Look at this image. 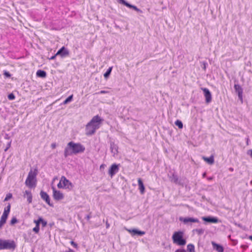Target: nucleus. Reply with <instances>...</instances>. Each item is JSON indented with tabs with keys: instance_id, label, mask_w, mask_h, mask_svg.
<instances>
[{
	"instance_id": "1",
	"label": "nucleus",
	"mask_w": 252,
	"mask_h": 252,
	"mask_svg": "<svg viewBox=\"0 0 252 252\" xmlns=\"http://www.w3.org/2000/svg\"><path fill=\"white\" fill-rule=\"evenodd\" d=\"M85 150V147L80 143H75L70 141L67 143L64 151V157L67 158L69 156L82 153Z\"/></svg>"
},
{
	"instance_id": "2",
	"label": "nucleus",
	"mask_w": 252,
	"mask_h": 252,
	"mask_svg": "<svg viewBox=\"0 0 252 252\" xmlns=\"http://www.w3.org/2000/svg\"><path fill=\"white\" fill-rule=\"evenodd\" d=\"M103 120L98 116H94L86 126V134L88 136L94 134L99 128Z\"/></svg>"
},
{
	"instance_id": "3",
	"label": "nucleus",
	"mask_w": 252,
	"mask_h": 252,
	"mask_svg": "<svg viewBox=\"0 0 252 252\" xmlns=\"http://www.w3.org/2000/svg\"><path fill=\"white\" fill-rule=\"evenodd\" d=\"M37 174L36 169L34 171L32 170L29 172L28 177L25 181V184L30 188H34L36 186V176Z\"/></svg>"
},
{
	"instance_id": "4",
	"label": "nucleus",
	"mask_w": 252,
	"mask_h": 252,
	"mask_svg": "<svg viewBox=\"0 0 252 252\" xmlns=\"http://www.w3.org/2000/svg\"><path fill=\"white\" fill-rule=\"evenodd\" d=\"M184 233L182 231L175 232L172 237L174 244L179 246H184L186 244V240L183 238Z\"/></svg>"
},
{
	"instance_id": "5",
	"label": "nucleus",
	"mask_w": 252,
	"mask_h": 252,
	"mask_svg": "<svg viewBox=\"0 0 252 252\" xmlns=\"http://www.w3.org/2000/svg\"><path fill=\"white\" fill-rule=\"evenodd\" d=\"M16 247L15 242L13 240H2L0 239V250H14Z\"/></svg>"
},
{
	"instance_id": "6",
	"label": "nucleus",
	"mask_w": 252,
	"mask_h": 252,
	"mask_svg": "<svg viewBox=\"0 0 252 252\" xmlns=\"http://www.w3.org/2000/svg\"><path fill=\"white\" fill-rule=\"evenodd\" d=\"M120 164L114 163L111 165L108 170V174L112 178L119 170Z\"/></svg>"
},
{
	"instance_id": "7",
	"label": "nucleus",
	"mask_w": 252,
	"mask_h": 252,
	"mask_svg": "<svg viewBox=\"0 0 252 252\" xmlns=\"http://www.w3.org/2000/svg\"><path fill=\"white\" fill-rule=\"evenodd\" d=\"M52 189H53V196L55 200H60L63 199L64 198V195L63 193H62L60 190H57L55 189V187H52Z\"/></svg>"
},
{
	"instance_id": "8",
	"label": "nucleus",
	"mask_w": 252,
	"mask_h": 252,
	"mask_svg": "<svg viewBox=\"0 0 252 252\" xmlns=\"http://www.w3.org/2000/svg\"><path fill=\"white\" fill-rule=\"evenodd\" d=\"M61 182H62L63 186L66 189H71L73 188V185L65 177L63 176L61 179Z\"/></svg>"
},
{
	"instance_id": "9",
	"label": "nucleus",
	"mask_w": 252,
	"mask_h": 252,
	"mask_svg": "<svg viewBox=\"0 0 252 252\" xmlns=\"http://www.w3.org/2000/svg\"><path fill=\"white\" fill-rule=\"evenodd\" d=\"M169 178L171 182L174 183L175 184L183 186V183L181 182V180L179 179L177 175L175 173H173L169 177Z\"/></svg>"
},
{
	"instance_id": "10",
	"label": "nucleus",
	"mask_w": 252,
	"mask_h": 252,
	"mask_svg": "<svg viewBox=\"0 0 252 252\" xmlns=\"http://www.w3.org/2000/svg\"><path fill=\"white\" fill-rule=\"evenodd\" d=\"M57 55L60 56L62 58H64L69 56V51L64 46H63L58 51Z\"/></svg>"
},
{
	"instance_id": "11",
	"label": "nucleus",
	"mask_w": 252,
	"mask_h": 252,
	"mask_svg": "<svg viewBox=\"0 0 252 252\" xmlns=\"http://www.w3.org/2000/svg\"><path fill=\"white\" fill-rule=\"evenodd\" d=\"M41 198L44 200L50 206H53L52 203L50 202V198L49 195L43 190H41L40 192Z\"/></svg>"
},
{
	"instance_id": "12",
	"label": "nucleus",
	"mask_w": 252,
	"mask_h": 252,
	"mask_svg": "<svg viewBox=\"0 0 252 252\" xmlns=\"http://www.w3.org/2000/svg\"><path fill=\"white\" fill-rule=\"evenodd\" d=\"M234 89L235 92L237 93L239 99L242 102L243 101V90L241 86L239 84L234 85Z\"/></svg>"
},
{
	"instance_id": "13",
	"label": "nucleus",
	"mask_w": 252,
	"mask_h": 252,
	"mask_svg": "<svg viewBox=\"0 0 252 252\" xmlns=\"http://www.w3.org/2000/svg\"><path fill=\"white\" fill-rule=\"evenodd\" d=\"M202 90L204 92L206 102L210 103L212 101V95L210 92L207 88H202Z\"/></svg>"
},
{
	"instance_id": "14",
	"label": "nucleus",
	"mask_w": 252,
	"mask_h": 252,
	"mask_svg": "<svg viewBox=\"0 0 252 252\" xmlns=\"http://www.w3.org/2000/svg\"><path fill=\"white\" fill-rule=\"evenodd\" d=\"M127 231L129 232L132 236L138 235L143 236L145 234V231L139 230L136 229H127Z\"/></svg>"
},
{
	"instance_id": "15",
	"label": "nucleus",
	"mask_w": 252,
	"mask_h": 252,
	"mask_svg": "<svg viewBox=\"0 0 252 252\" xmlns=\"http://www.w3.org/2000/svg\"><path fill=\"white\" fill-rule=\"evenodd\" d=\"M179 220L183 222L185 224H187L188 222H198L199 220L196 218H183L180 217Z\"/></svg>"
},
{
	"instance_id": "16",
	"label": "nucleus",
	"mask_w": 252,
	"mask_h": 252,
	"mask_svg": "<svg viewBox=\"0 0 252 252\" xmlns=\"http://www.w3.org/2000/svg\"><path fill=\"white\" fill-rule=\"evenodd\" d=\"M111 152L113 154V156L115 157L118 154V146L114 142H110Z\"/></svg>"
},
{
	"instance_id": "17",
	"label": "nucleus",
	"mask_w": 252,
	"mask_h": 252,
	"mask_svg": "<svg viewBox=\"0 0 252 252\" xmlns=\"http://www.w3.org/2000/svg\"><path fill=\"white\" fill-rule=\"evenodd\" d=\"M212 245L214 250H216L218 252H223L224 249L221 245L218 244L213 241L212 242Z\"/></svg>"
},
{
	"instance_id": "18",
	"label": "nucleus",
	"mask_w": 252,
	"mask_h": 252,
	"mask_svg": "<svg viewBox=\"0 0 252 252\" xmlns=\"http://www.w3.org/2000/svg\"><path fill=\"white\" fill-rule=\"evenodd\" d=\"M202 220L207 222L217 223L218 222V219L217 218L212 217H203Z\"/></svg>"
},
{
	"instance_id": "19",
	"label": "nucleus",
	"mask_w": 252,
	"mask_h": 252,
	"mask_svg": "<svg viewBox=\"0 0 252 252\" xmlns=\"http://www.w3.org/2000/svg\"><path fill=\"white\" fill-rule=\"evenodd\" d=\"M138 184L139 186V189L142 194L145 192V187L141 178L138 179Z\"/></svg>"
},
{
	"instance_id": "20",
	"label": "nucleus",
	"mask_w": 252,
	"mask_h": 252,
	"mask_svg": "<svg viewBox=\"0 0 252 252\" xmlns=\"http://www.w3.org/2000/svg\"><path fill=\"white\" fill-rule=\"evenodd\" d=\"M202 158L204 161L207 162L208 164L212 165L214 163V158L213 156H211L209 158L203 157Z\"/></svg>"
},
{
	"instance_id": "21",
	"label": "nucleus",
	"mask_w": 252,
	"mask_h": 252,
	"mask_svg": "<svg viewBox=\"0 0 252 252\" xmlns=\"http://www.w3.org/2000/svg\"><path fill=\"white\" fill-rule=\"evenodd\" d=\"M26 195L27 196V200L29 203H32V196L31 192L29 190H26L25 193L24 194V197H26Z\"/></svg>"
},
{
	"instance_id": "22",
	"label": "nucleus",
	"mask_w": 252,
	"mask_h": 252,
	"mask_svg": "<svg viewBox=\"0 0 252 252\" xmlns=\"http://www.w3.org/2000/svg\"><path fill=\"white\" fill-rule=\"evenodd\" d=\"M36 76L41 78H45L46 77V72L42 70H38L36 72Z\"/></svg>"
},
{
	"instance_id": "23",
	"label": "nucleus",
	"mask_w": 252,
	"mask_h": 252,
	"mask_svg": "<svg viewBox=\"0 0 252 252\" xmlns=\"http://www.w3.org/2000/svg\"><path fill=\"white\" fill-rule=\"evenodd\" d=\"M187 251L189 252H195L194 246L193 244H189L187 246Z\"/></svg>"
},
{
	"instance_id": "24",
	"label": "nucleus",
	"mask_w": 252,
	"mask_h": 252,
	"mask_svg": "<svg viewBox=\"0 0 252 252\" xmlns=\"http://www.w3.org/2000/svg\"><path fill=\"white\" fill-rule=\"evenodd\" d=\"M127 7H129L130 8H132L133 9L136 11L137 12H138L140 13L142 12V10H140V9L138 8L136 6L133 5L130 3H129V4L128 5Z\"/></svg>"
},
{
	"instance_id": "25",
	"label": "nucleus",
	"mask_w": 252,
	"mask_h": 252,
	"mask_svg": "<svg viewBox=\"0 0 252 252\" xmlns=\"http://www.w3.org/2000/svg\"><path fill=\"white\" fill-rule=\"evenodd\" d=\"M112 67H110L106 72L104 74V77L105 78L107 79L110 75L111 72L112 71Z\"/></svg>"
},
{
	"instance_id": "26",
	"label": "nucleus",
	"mask_w": 252,
	"mask_h": 252,
	"mask_svg": "<svg viewBox=\"0 0 252 252\" xmlns=\"http://www.w3.org/2000/svg\"><path fill=\"white\" fill-rule=\"evenodd\" d=\"M7 219L6 218L1 217L0 219V230L2 227L3 225L6 223Z\"/></svg>"
},
{
	"instance_id": "27",
	"label": "nucleus",
	"mask_w": 252,
	"mask_h": 252,
	"mask_svg": "<svg viewBox=\"0 0 252 252\" xmlns=\"http://www.w3.org/2000/svg\"><path fill=\"white\" fill-rule=\"evenodd\" d=\"M175 124L176 126H177L180 129L182 128L183 127V123L180 120H177L175 122Z\"/></svg>"
},
{
	"instance_id": "28",
	"label": "nucleus",
	"mask_w": 252,
	"mask_h": 252,
	"mask_svg": "<svg viewBox=\"0 0 252 252\" xmlns=\"http://www.w3.org/2000/svg\"><path fill=\"white\" fill-rule=\"evenodd\" d=\"M72 98H73V95L72 94V95L69 96L67 98H66V99L63 101V103L64 104L68 103V102L72 101Z\"/></svg>"
},
{
	"instance_id": "29",
	"label": "nucleus",
	"mask_w": 252,
	"mask_h": 252,
	"mask_svg": "<svg viewBox=\"0 0 252 252\" xmlns=\"http://www.w3.org/2000/svg\"><path fill=\"white\" fill-rule=\"evenodd\" d=\"M10 211L9 210H6V209L4 210V212L2 215V217L7 219L8 216L9 214Z\"/></svg>"
},
{
	"instance_id": "30",
	"label": "nucleus",
	"mask_w": 252,
	"mask_h": 252,
	"mask_svg": "<svg viewBox=\"0 0 252 252\" xmlns=\"http://www.w3.org/2000/svg\"><path fill=\"white\" fill-rule=\"evenodd\" d=\"M42 221V218L41 217H39L38 220H34L33 222L35 223V225H37L39 226L40 223H41V221Z\"/></svg>"
},
{
	"instance_id": "31",
	"label": "nucleus",
	"mask_w": 252,
	"mask_h": 252,
	"mask_svg": "<svg viewBox=\"0 0 252 252\" xmlns=\"http://www.w3.org/2000/svg\"><path fill=\"white\" fill-rule=\"evenodd\" d=\"M18 220L16 217H13L10 221V224L13 225L16 223L18 222Z\"/></svg>"
},
{
	"instance_id": "32",
	"label": "nucleus",
	"mask_w": 252,
	"mask_h": 252,
	"mask_svg": "<svg viewBox=\"0 0 252 252\" xmlns=\"http://www.w3.org/2000/svg\"><path fill=\"white\" fill-rule=\"evenodd\" d=\"M194 231H195V232L198 234V235H201L202 234H203V233L204 232V229H202V228L201 229H196L195 230H194Z\"/></svg>"
},
{
	"instance_id": "33",
	"label": "nucleus",
	"mask_w": 252,
	"mask_h": 252,
	"mask_svg": "<svg viewBox=\"0 0 252 252\" xmlns=\"http://www.w3.org/2000/svg\"><path fill=\"white\" fill-rule=\"evenodd\" d=\"M12 194L10 193H9L6 194V196L4 201H7L9 199H11L12 198Z\"/></svg>"
},
{
	"instance_id": "34",
	"label": "nucleus",
	"mask_w": 252,
	"mask_h": 252,
	"mask_svg": "<svg viewBox=\"0 0 252 252\" xmlns=\"http://www.w3.org/2000/svg\"><path fill=\"white\" fill-rule=\"evenodd\" d=\"M32 231L35 233H38L39 231V226L35 225V226L32 229Z\"/></svg>"
},
{
	"instance_id": "35",
	"label": "nucleus",
	"mask_w": 252,
	"mask_h": 252,
	"mask_svg": "<svg viewBox=\"0 0 252 252\" xmlns=\"http://www.w3.org/2000/svg\"><path fill=\"white\" fill-rule=\"evenodd\" d=\"M119 2L125 5V6H126L127 7L128 5L129 4V3L126 2L125 0H119Z\"/></svg>"
},
{
	"instance_id": "36",
	"label": "nucleus",
	"mask_w": 252,
	"mask_h": 252,
	"mask_svg": "<svg viewBox=\"0 0 252 252\" xmlns=\"http://www.w3.org/2000/svg\"><path fill=\"white\" fill-rule=\"evenodd\" d=\"M15 96L14 94H12V93L8 95V98L9 100H13V99H15Z\"/></svg>"
},
{
	"instance_id": "37",
	"label": "nucleus",
	"mask_w": 252,
	"mask_h": 252,
	"mask_svg": "<svg viewBox=\"0 0 252 252\" xmlns=\"http://www.w3.org/2000/svg\"><path fill=\"white\" fill-rule=\"evenodd\" d=\"M62 182H61L60 181V182L57 185V187L59 189H63L65 188L64 186H63V183H62Z\"/></svg>"
},
{
	"instance_id": "38",
	"label": "nucleus",
	"mask_w": 252,
	"mask_h": 252,
	"mask_svg": "<svg viewBox=\"0 0 252 252\" xmlns=\"http://www.w3.org/2000/svg\"><path fill=\"white\" fill-rule=\"evenodd\" d=\"M11 141H9L7 144V146L6 147V148L4 149V151L6 152L8 150V149L9 148H10V146H11Z\"/></svg>"
},
{
	"instance_id": "39",
	"label": "nucleus",
	"mask_w": 252,
	"mask_h": 252,
	"mask_svg": "<svg viewBox=\"0 0 252 252\" xmlns=\"http://www.w3.org/2000/svg\"><path fill=\"white\" fill-rule=\"evenodd\" d=\"M41 223L42 224V227H44L47 225V222L42 219V221H41Z\"/></svg>"
},
{
	"instance_id": "40",
	"label": "nucleus",
	"mask_w": 252,
	"mask_h": 252,
	"mask_svg": "<svg viewBox=\"0 0 252 252\" xmlns=\"http://www.w3.org/2000/svg\"><path fill=\"white\" fill-rule=\"evenodd\" d=\"M71 244L75 248H77V244L75 243L74 241H71Z\"/></svg>"
},
{
	"instance_id": "41",
	"label": "nucleus",
	"mask_w": 252,
	"mask_h": 252,
	"mask_svg": "<svg viewBox=\"0 0 252 252\" xmlns=\"http://www.w3.org/2000/svg\"><path fill=\"white\" fill-rule=\"evenodd\" d=\"M175 252H186V250L182 249H179L177 250Z\"/></svg>"
},
{
	"instance_id": "42",
	"label": "nucleus",
	"mask_w": 252,
	"mask_h": 252,
	"mask_svg": "<svg viewBox=\"0 0 252 252\" xmlns=\"http://www.w3.org/2000/svg\"><path fill=\"white\" fill-rule=\"evenodd\" d=\"M10 208H11V205H10V203H8V205L7 206V207H6L4 209H6V210H9L10 211Z\"/></svg>"
},
{
	"instance_id": "43",
	"label": "nucleus",
	"mask_w": 252,
	"mask_h": 252,
	"mask_svg": "<svg viewBox=\"0 0 252 252\" xmlns=\"http://www.w3.org/2000/svg\"><path fill=\"white\" fill-rule=\"evenodd\" d=\"M10 208H11V205H10V203H8V205L7 206V207H6L4 209H6V210H9L10 211Z\"/></svg>"
},
{
	"instance_id": "44",
	"label": "nucleus",
	"mask_w": 252,
	"mask_h": 252,
	"mask_svg": "<svg viewBox=\"0 0 252 252\" xmlns=\"http://www.w3.org/2000/svg\"><path fill=\"white\" fill-rule=\"evenodd\" d=\"M4 75L7 77H10L11 76V75L9 72H5L4 73Z\"/></svg>"
},
{
	"instance_id": "45",
	"label": "nucleus",
	"mask_w": 252,
	"mask_h": 252,
	"mask_svg": "<svg viewBox=\"0 0 252 252\" xmlns=\"http://www.w3.org/2000/svg\"><path fill=\"white\" fill-rule=\"evenodd\" d=\"M91 218V213H90V214L87 215L86 216V217H85V218L87 219V220L88 221H89V220H90V218Z\"/></svg>"
},
{
	"instance_id": "46",
	"label": "nucleus",
	"mask_w": 252,
	"mask_h": 252,
	"mask_svg": "<svg viewBox=\"0 0 252 252\" xmlns=\"http://www.w3.org/2000/svg\"><path fill=\"white\" fill-rule=\"evenodd\" d=\"M57 145H56V144L55 143H52L51 145V148L54 149H55Z\"/></svg>"
},
{
	"instance_id": "47",
	"label": "nucleus",
	"mask_w": 252,
	"mask_h": 252,
	"mask_svg": "<svg viewBox=\"0 0 252 252\" xmlns=\"http://www.w3.org/2000/svg\"><path fill=\"white\" fill-rule=\"evenodd\" d=\"M57 56H58V55H57V53H56L55 55H54V56H52L51 58H50L49 60H54L56 58Z\"/></svg>"
},
{
	"instance_id": "48",
	"label": "nucleus",
	"mask_w": 252,
	"mask_h": 252,
	"mask_svg": "<svg viewBox=\"0 0 252 252\" xmlns=\"http://www.w3.org/2000/svg\"><path fill=\"white\" fill-rule=\"evenodd\" d=\"M248 154L251 156L252 158V150H250L248 152Z\"/></svg>"
},
{
	"instance_id": "49",
	"label": "nucleus",
	"mask_w": 252,
	"mask_h": 252,
	"mask_svg": "<svg viewBox=\"0 0 252 252\" xmlns=\"http://www.w3.org/2000/svg\"><path fill=\"white\" fill-rule=\"evenodd\" d=\"M207 64V63H205V62L203 63V68L204 70L206 69V65Z\"/></svg>"
},
{
	"instance_id": "50",
	"label": "nucleus",
	"mask_w": 252,
	"mask_h": 252,
	"mask_svg": "<svg viewBox=\"0 0 252 252\" xmlns=\"http://www.w3.org/2000/svg\"><path fill=\"white\" fill-rule=\"evenodd\" d=\"M108 92L107 91H101L100 92L98 93L97 94H106Z\"/></svg>"
},
{
	"instance_id": "51",
	"label": "nucleus",
	"mask_w": 252,
	"mask_h": 252,
	"mask_svg": "<svg viewBox=\"0 0 252 252\" xmlns=\"http://www.w3.org/2000/svg\"><path fill=\"white\" fill-rule=\"evenodd\" d=\"M109 227H110V224L108 222V221H106V228H108Z\"/></svg>"
},
{
	"instance_id": "52",
	"label": "nucleus",
	"mask_w": 252,
	"mask_h": 252,
	"mask_svg": "<svg viewBox=\"0 0 252 252\" xmlns=\"http://www.w3.org/2000/svg\"><path fill=\"white\" fill-rule=\"evenodd\" d=\"M249 238L252 241V235L250 236Z\"/></svg>"
},
{
	"instance_id": "53",
	"label": "nucleus",
	"mask_w": 252,
	"mask_h": 252,
	"mask_svg": "<svg viewBox=\"0 0 252 252\" xmlns=\"http://www.w3.org/2000/svg\"><path fill=\"white\" fill-rule=\"evenodd\" d=\"M249 140V138H247V144H248Z\"/></svg>"
},
{
	"instance_id": "54",
	"label": "nucleus",
	"mask_w": 252,
	"mask_h": 252,
	"mask_svg": "<svg viewBox=\"0 0 252 252\" xmlns=\"http://www.w3.org/2000/svg\"><path fill=\"white\" fill-rule=\"evenodd\" d=\"M205 176H206V173H204L203 174V177H204Z\"/></svg>"
},
{
	"instance_id": "55",
	"label": "nucleus",
	"mask_w": 252,
	"mask_h": 252,
	"mask_svg": "<svg viewBox=\"0 0 252 252\" xmlns=\"http://www.w3.org/2000/svg\"><path fill=\"white\" fill-rule=\"evenodd\" d=\"M212 179V177L208 178V180H211Z\"/></svg>"
},
{
	"instance_id": "56",
	"label": "nucleus",
	"mask_w": 252,
	"mask_h": 252,
	"mask_svg": "<svg viewBox=\"0 0 252 252\" xmlns=\"http://www.w3.org/2000/svg\"><path fill=\"white\" fill-rule=\"evenodd\" d=\"M101 167H103V165H101L100 166V168H101Z\"/></svg>"
},
{
	"instance_id": "57",
	"label": "nucleus",
	"mask_w": 252,
	"mask_h": 252,
	"mask_svg": "<svg viewBox=\"0 0 252 252\" xmlns=\"http://www.w3.org/2000/svg\"><path fill=\"white\" fill-rule=\"evenodd\" d=\"M5 138L9 139V138L7 137H6Z\"/></svg>"
},
{
	"instance_id": "58",
	"label": "nucleus",
	"mask_w": 252,
	"mask_h": 252,
	"mask_svg": "<svg viewBox=\"0 0 252 252\" xmlns=\"http://www.w3.org/2000/svg\"><path fill=\"white\" fill-rule=\"evenodd\" d=\"M202 198H203V199H205V197H204V196H202Z\"/></svg>"
},
{
	"instance_id": "59",
	"label": "nucleus",
	"mask_w": 252,
	"mask_h": 252,
	"mask_svg": "<svg viewBox=\"0 0 252 252\" xmlns=\"http://www.w3.org/2000/svg\"><path fill=\"white\" fill-rule=\"evenodd\" d=\"M202 198H203V199H205V197H204V196H202Z\"/></svg>"
}]
</instances>
